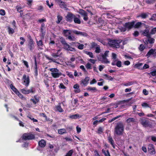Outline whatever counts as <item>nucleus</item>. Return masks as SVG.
I'll use <instances>...</instances> for the list:
<instances>
[{
    "instance_id": "3c124183",
    "label": "nucleus",
    "mask_w": 156,
    "mask_h": 156,
    "mask_svg": "<svg viewBox=\"0 0 156 156\" xmlns=\"http://www.w3.org/2000/svg\"><path fill=\"white\" fill-rule=\"evenodd\" d=\"M149 75H151L152 76H156V70L151 72L150 73H148Z\"/></svg>"
},
{
    "instance_id": "4be33fe9",
    "label": "nucleus",
    "mask_w": 156,
    "mask_h": 156,
    "mask_svg": "<svg viewBox=\"0 0 156 156\" xmlns=\"http://www.w3.org/2000/svg\"><path fill=\"white\" fill-rule=\"evenodd\" d=\"M141 123L143 126L146 127L149 126V121L145 119H142L141 121Z\"/></svg>"
},
{
    "instance_id": "79ce46f5",
    "label": "nucleus",
    "mask_w": 156,
    "mask_h": 156,
    "mask_svg": "<svg viewBox=\"0 0 156 156\" xmlns=\"http://www.w3.org/2000/svg\"><path fill=\"white\" fill-rule=\"evenodd\" d=\"M134 84V82L132 81L128 82L127 83H125L123 84V85L126 86H131L133 85Z\"/></svg>"
},
{
    "instance_id": "aec40b11",
    "label": "nucleus",
    "mask_w": 156,
    "mask_h": 156,
    "mask_svg": "<svg viewBox=\"0 0 156 156\" xmlns=\"http://www.w3.org/2000/svg\"><path fill=\"white\" fill-rule=\"evenodd\" d=\"M34 98H31L30 101L32 102L34 104H36L38 102L40 101V98L37 95L34 96Z\"/></svg>"
},
{
    "instance_id": "ea45409f",
    "label": "nucleus",
    "mask_w": 156,
    "mask_h": 156,
    "mask_svg": "<svg viewBox=\"0 0 156 156\" xmlns=\"http://www.w3.org/2000/svg\"><path fill=\"white\" fill-rule=\"evenodd\" d=\"M103 130L104 129L102 127H99L97 130V133L99 134H101L103 132Z\"/></svg>"
},
{
    "instance_id": "f257e3e1",
    "label": "nucleus",
    "mask_w": 156,
    "mask_h": 156,
    "mask_svg": "<svg viewBox=\"0 0 156 156\" xmlns=\"http://www.w3.org/2000/svg\"><path fill=\"white\" fill-rule=\"evenodd\" d=\"M146 29L144 30L142 32V34L144 36H146L147 39H154L151 37V35L154 34L156 33V27L152 28L150 32L149 30Z\"/></svg>"
},
{
    "instance_id": "20e7f679",
    "label": "nucleus",
    "mask_w": 156,
    "mask_h": 156,
    "mask_svg": "<svg viewBox=\"0 0 156 156\" xmlns=\"http://www.w3.org/2000/svg\"><path fill=\"white\" fill-rule=\"evenodd\" d=\"M22 138L25 140H31L35 138V135L31 133H24L23 135Z\"/></svg>"
},
{
    "instance_id": "e433bc0d",
    "label": "nucleus",
    "mask_w": 156,
    "mask_h": 156,
    "mask_svg": "<svg viewBox=\"0 0 156 156\" xmlns=\"http://www.w3.org/2000/svg\"><path fill=\"white\" fill-rule=\"evenodd\" d=\"M58 20L56 21V23L59 24L60 23L61 21L62 20V17L60 15H58L57 16Z\"/></svg>"
},
{
    "instance_id": "052dcab7",
    "label": "nucleus",
    "mask_w": 156,
    "mask_h": 156,
    "mask_svg": "<svg viewBox=\"0 0 156 156\" xmlns=\"http://www.w3.org/2000/svg\"><path fill=\"white\" fill-rule=\"evenodd\" d=\"M59 88L62 89H65L66 88V87L62 83H60L59 86Z\"/></svg>"
},
{
    "instance_id": "a19ab883",
    "label": "nucleus",
    "mask_w": 156,
    "mask_h": 156,
    "mask_svg": "<svg viewBox=\"0 0 156 156\" xmlns=\"http://www.w3.org/2000/svg\"><path fill=\"white\" fill-rule=\"evenodd\" d=\"M85 53L88 55L90 58H94V55L92 52L86 51H85Z\"/></svg>"
},
{
    "instance_id": "4d7b16f0",
    "label": "nucleus",
    "mask_w": 156,
    "mask_h": 156,
    "mask_svg": "<svg viewBox=\"0 0 156 156\" xmlns=\"http://www.w3.org/2000/svg\"><path fill=\"white\" fill-rule=\"evenodd\" d=\"M57 1L58 2L59 4L60 5L64 6L65 3L62 2V0H57Z\"/></svg>"
},
{
    "instance_id": "13d9d810",
    "label": "nucleus",
    "mask_w": 156,
    "mask_h": 156,
    "mask_svg": "<svg viewBox=\"0 0 156 156\" xmlns=\"http://www.w3.org/2000/svg\"><path fill=\"white\" fill-rule=\"evenodd\" d=\"M5 14V12L4 10L1 9L0 10V15L2 16H4Z\"/></svg>"
},
{
    "instance_id": "7ed1b4c3",
    "label": "nucleus",
    "mask_w": 156,
    "mask_h": 156,
    "mask_svg": "<svg viewBox=\"0 0 156 156\" xmlns=\"http://www.w3.org/2000/svg\"><path fill=\"white\" fill-rule=\"evenodd\" d=\"M108 44L109 45L113 48H117L119 47V43L122 41V40H109Z\"/></svg>"
},
{
    "instance_id": "c756f323",
    "label": "nucleus",
    "mask_w": 156,
    "mask_h": 156,
    "mask_svg": "<svg viewBox=\"0 0 156 156\" xmlns=\"http://www.w3.org/2000/svg\"><path fill=\"white\" fill-rule=\"evenodd\" d=\"M148 16V15L147 13H142L140 14L138 17H140L142 19H146Z\"/></svg>"
},
{
    "instance_id": "de8ad7c7",
    "label": "nucleus",
    "mask_w": 156,
    "mask_h": 156,
    "mask_svg": "<svg viewBox=\"0 0 156 156\" xmlns=\"http://www.w3.org/2000/svg\"><path fill=\"white\" fill-rule=\"evenodd\" d=\"M8 30L9 34H12L14 32V30L10 27H8Z\"/></svg>"
},
{
    "instance_id": "473e14b6",
    "label": "nucleus",
    "mask_w": 156,
    "mask_h": 156,
    "mask_svg": "<svg viewBox=\"0 0 156 156\" xmlns=\"http://www.w3.org/2000/svg\"><path fill=\"white\" fill-rule=\"evenodd\" d=\"M73 20L74 22L76 23H77L78 24H80L81 23V21L80 19L76 17V16L74 15V17L73 18Z\"/></svg>"
},
{
    "instance_id": "5fc2aeb1",
    "label": "nucleus",
    "mask_w": 156,
    "mask_h": 156,
    "mask_svg": "<svg viewBox=\"0 0 156 156\" xmlns=\"http://www.w3.org/2000/svg\"><path fill=\"white\" fill-rule=\"evenodd\" d=\"M86 67L87 69H91V65L89 63H88L86 65Z\"/></svg>"
},
{
    "instance_id": "603ef678",
    "label": "nucleus",
    "mask_w": 156,
    "mask_h": 156,
    "mask_svg": "<svg viewBox=\"0 0 156 156\" xmlns=\"http://www.w3.org/2000/svg\"><path fill=\"white\" fill-rule=\"evenodd\" d=\"M126 28L125 27H121L119 28V29L120 30L121 32H125L126 31Z\"/></svg>"
},
{
    "instance_id": "412c9836",
    "label": "nucleus",
    "mask_w": 156,
    "mask_h": 156,
    "mask_svg": "<svg viewBox=\"0 0 156 156\" xmlns=\"http://www.w3.org/2000/svg\"><path fill=\"white\" fill-rule=\"evenodd\" d=\"M73 33L82 36H87V33H86L80 32L77 30L73 31Z\"/></svg>"
},
{
    "instance_id": "ddd939ff",
    "label": "nucleus",
    "mask_w": 156,
    "mask_h": 156,
    "mask_svg": "<svg viewBox=\"0 0 156 156\" xmlns=\"http://www.w3.org/2000/svg\"><path fill=\"white\" fill-rule=\"evenodd\" d=\"M23 84L26 87L28 86L30 82L29 76H27L26 75L24 74L23 77Z\"/></svg>"
},
{
    "instance_id": "2f4dec72",
    "label": "nucleus",
    "mask_w": 156,
    "mask_h": 156,
    "mask_svg": "<svg viewBox=\"0 0 156 156\" xmlns=\"http://www.w3.org/2000/svg\"><path fill=\"white\" fill-rule=\"evenodd\" d=\"M126 122L129 123L130 122H136V119L133 118H130L127 119L126 121Z\"/></svg>"
},
{
    "instance_id": "0e129e2a",
    "label": "nucleus",
    "mask_w": 156,
    "mask_h": 156,
    "mask_svg": "<svg viewBox=\"0 0 156 156\" xmlns=\"http://www.w3.org/2000/svg\"><path fill=\"white\" fill-rule=\"evenodd\" d=\"M46 3L47 5H48L50 8H51V6L53 5V4L52 3H51V5L49 4L48 0H47L46 1Z\"/></svg>"
},
{
    "instance_id": "7c9ffc66",
    "label": "nucleus",
    "mask_w": 156,
    "mask_h": 156,
    "mask_svg": "<svg viewBox=\"0 0 156 156\" xmlns=\"http://www.w3.org/2000/svg\"><path fill=\"white\" fill-rule=\"evenodd\" d=\"M154 49H150L146 55V56L147 57H149L151 55H153L154 56Z\"/></svg>"
},
{
    "instance_id": "39448f33",
    "label": "nucleus",
    "mask_w": 156,
    "mask_h": 156,
    "mask_svg": "<svg viewBox=\"0 0 156 156\" xmlns=\"http://www.w3.org/2000/svg\"><path fill=\"white\" fill-rule=\"evenodd\" d=\"M109 51H106L104 54L102 55V58L99 59V58H98V60L102 62L103 63H109V62L107 58V57L108 56V54Z\"/></svg>"
},
{
    "instance_id": "9d476101",
    "label": "nucleus",
    "mask_w": 156,
    "mask_h": 156,
    "mask_svg": "<svg viewBox=\"0 0 156 156\" xmlns=\"http://www.w3.org/2000/svg\"><path fill=\"white\" fill-rule=\"evenodd\" d=\"M79 13L82 16H83V19L84 20L87 21L88 20V17L87 16V13L84 10L80 9H79Z\"/></svg>"
},
{
    "instance_id": "f704fd0d",
    "label": "nucleus",
    "mask_w": 156,
    "mask_h": 156,
    "mask_svg": "<svg viewBox=\"0 0 156 156\" xmlns=\"http://www.w3.org/2000/svg\"><path fill=\"white\" fill-rule=\"evenodd\" d=\"M102 152L104 154L105 156H111L108 150H107L106 151L104 149L102 150Z\"/></svg>"
},
{
    "instance_id": "4c0bfd02",
    "label": "nucleus",
    "mask_w": 156,
    "mask_h": 156,
    "mask_svg": "<svg viewBox=\"0 0 156 156\" xmlns=\"http://www.w3.org/2000/svg\"><path fill=\"white\" fill-rule=\"evenodd\" d=\"M79 114H76L74 115H70L69 116V118L72 119H76L77 118L79 117Z\"/></svg>"
},
{
    "instance_id": "e2e57ef3",
    "label": "nucleus",
    "mask_w": 156,
    "mask_h": 156,
    "mask_svg": "<svg viewBox=\"0 0 156 156\" xmlns=\"http://www.w3.org/2000/svg\"><path fill=\"white\" fill-rule=\"evenodd\" d=\"M16 9H17V11L18 12H23V11H22V10H20V11H19V10L21 9H22V8L20 6H19V5H17L16 6Z\"/></svg>"
},
{
    "instance_id": "4468645a",
    "label": "nucleus",
    "mask_w": 156,
    "mask_h": 156,
    "mask_svg": "<svg viewBox=\"0 0 156 156\" xmlns=\"http://www.w3.org/2000/svg\"><path fill=\"white\" fill-rule=\"evenodd\" d=\"M154 41V40H145L144 42L147 47L150 48L153 46Z\"/></svg>"
},
{
    "instance_id": "338daca9",
    "label": "nucleus",
    "mask_w": 156,
    "mask_h": 156,
    "mask_svg": "<svg viewBox=\"0 0 156 156\" xmlns=\"http://www.w3.org/2000/svg\"><path fill=\"white\" fill-rule=\"evenodd\" d=\"M97 81L95 79H93V80L90 81V84L91 85L93 84H94L96 83Z\"/></svg>"
},
{
    "instance_id": "6ab92c4d",
    "label": "nucleus",
    "mask_w": 156,
    "mask_h": 156,
    "mask_svg": "<svg viewBox=\"0 0 156 156\" xmlns=\"http://www.w3.org/2000/svg\"><path fill=\"white\" fill-rule=\"evenodd\" d=\"M108 142L112 145V147L113 148L115 149V142L111 136L109 135L108 137Z\"/></svg>"
},
{
    "instance_id": "c9c22d12",
    "label": "nucleus",
    "mask_w": 156,
    "mask_h": 156,
    "mask_svg": "<svg viewBox=\"0 0 156 156\" xmlns=\"http://www.w3.org/2000/svg\"><path fill=\"white\" fill-rule=\"evenodd\" d=\"M143 64L142 63H139L136 64L135 66V68L139 69H143L141 67Z\"/></svg>"
},
{
    "instance_id": "774afa93",
    "label": "nucleus",
    "mask_w": 156,
    "mask_h": 156,
    "mask_svg": "<svg viewBox=\"0 0 156 156\" xmlns=\"http://www.w3.org/2000/svg\"><path fill=\"white\" fill-rule=\"evenodd\" d=\"M156 14H153L151 18L150 19V20H156Z\"/></svg>"
},
{
    "instance_id": "a18cd8bd",
    "label": "nucleus",
    "mask_w": 156,
    "mask_h": 156,
    "mask_svg": "<svg viewBox=\"0 0 156 156\" xmlns=\"http://www.w3.org/2000/svg\"><path fill=\"white\" fill-rule=\"evenodd\" d=\"M121 115H119L116 117H115L114 118H113V119H111V120H108V122L109 123H111V122H113V121H114L115 120V119L119 118L121 117Z\"/></svg>"
},
{
    "instance_id": "393cba45",
    "label": "nucleus",
    "mask_w": 156,
    "mask_h": 156,
    "mask_svg": "<svg viewBox=\"0 0 156 156\" xmlns=\"http://www.w3.org/2000/svg\"><path fill=\"white\" fill-rule=\"evenodd\" d=\"M73 88L76 89V90H74V92L76 93H79L80 92V86L78 84L76 83L73 86Z\"/></svg>"
},
{
    "instance_id": "b1692460",
    "label": "nucleus",
    "mask_w": 156,
    "mask_h": 156,
    "mask_svg": "<svg viewBox=\"0 0 156 156\" xmlns=\"http://www.w3.org/2000/svg\"><path fill=\"white\" fill-rule=\"evenodd\" d=\"M87 90L88 91H91L92 92H96L98 91V90L95 87H92L90 86H88Z\"/></svg>"
},
{
    "instance_id": "c03bdc74",
    "label": "nucleus",
    "mask_w": 156,
    "mask_h": 156,
    "mask_svg": "<svg viewBox=\"0 0 156 156\" xmlns=\"http://www.w3.org/2000/svg\"><path fill=\"white\" fill-rule=\"evenodd\" d=\"M37 45L38 47L40 48L41 47H42L43 44L42 43V40H40L38 41H37Z\"/></svg>"
},
{
    "instance_id": "f8f14e48",
    "label": "nucleus",
    "mask_w": 156,
    "mask_h": 156,
    "mask_svg": "<svg viewBox=\"0 0 156 156\" xmlns=\"http://www.w3.org/2000/svg\"><path fill=\"white\" fill-rule=\"evenodd\" d=\"M35 43L33 40H30L28 42V48L30 50L32 51L35 48Z\"/></svg>"
},
{
    "instance_id": "c85d7f7f",
    "label": "nucleus",
    "mask_w": 156,
    "mask_h": 156,
    "mask_svg": "<svg viewBox=\"0 0 156 156\" xmlns=\"http://www.w3.org/2000/svg\"><path fill=\"white\" fill-rule=\"evenodd\" d=\"M10 88L16 94L17 93L19 92L18 90L12 84H10Z\"/></svg>"
},
{
    "instance_id": "8fccbe9b",
    "label": "nucleus",
    "mask_w": 156,
    "mask_h": 156,
    "mask_svg": "<svg viewBox=\"0 0 156 156\" xmlns=\"http://www.w3.org/2000/svg\"><path fill=\"white\" fill-rule=\"evenodd\" d=\"M50 71L52 72L57 73L59 72V70L58 69L56 68H51L50 69Z\"/></svg>"
},
{
    "instance_id": "9b49d317",
    "label": "nucleus",
    "mask_w": 156,
    "mask_h": 156,
    "mask_svg": "<svg viewBox=\"0 0 156 156\" xmlns=\"http://www.w3.org/2000/svg\"><path fill=\"white\" fill-rule=\"evenodd\" d=\"M74 15L71 12L68 13L67 15L66 16V20L69 23L72 22L74 17Z\"/></svg>"
},
{
    "instance_id": "a878e982",
    "label": "nucleus",
    "mask_w": 156,
    "mask_h": 156,
    "mask_svg": "<svg viewBox=\"0 0 156 156\" xmlns=\"http://www.w3.org/2000/svg\"><path fill=\"white\" fill-rule=\"evenodd\" d=\"M46 144V141L42 139L38 142V145L41 147H44Z\"/></svg>"
},
{
    "instance_id": "0eeeda50",
    "label": "nucleus",
    "mask_w": 156,
    "mask_h": 156,
    "mask_svg": "<svg viewBox=\"0 0 156 156\" xmlns=\"http://www.w3.org/2000/svg\"><path fill=\"white\" fill-rule=\"evenodd\" d=\"M63 35L68 39H73L72 37V31L69 30H64L63 31Z\"/></svg>"
},
{
    "instance_id": "bb28decb",
    "label": "nucleus",
    "mask_w": 156,
    "mask_h": 156,
    "mask_svg": "<svg viewBox=\"0 0 156 156\" xmlns=\"http://www.w3.org/2000/svg\"><path fill=\"white\" fill-rule=\"evenodd\" d=\"M55 108L57 111L60 112H63L64 110L61 106L60 103H59L58 105L55 106Z\"/></svg>"
},
{
    "instance_id": "2eb2a0df",
    "label": "nucleus",
    "mask_w": 156,
    "mask_h": 156,
    "mask_svg": "<svg viewBox=\"0 0 156 156\" xmlns=\"http://www.w3.org/2000/svg\"><path fill=\"white\" fill-rule=\"evenodd\" d=\"M63 44L64 48L66 50L71 51H76L75 49L74 48L71 47L66 42L64 43Z\"/></svg>"
},
{
    "instance_id": "dca6fc26",
    "label": "nucleus",
    "mask_w": 156,
    "mask_h": 156,
    "mask_svg": "<svg viewBox=\"0 0 156 156\" xmlns=\"http://www.w3.org/2000/svg\"><path fill=\"white\" fill-rule=\"evenodd\" d=\"M89 77H86L84 79L80 81V84H83L84 86H86L89 83Z\"/></svg>"
},
{
    "instance_id": "864d4df0",
    "label": "nucleus",
    "mask_w": 156,
    "mask_h": 156,
    "mask_svg": "<svg viewBox=\"0 0 156 156\" xmlns=\"http://www.w3.org/2000/svg\"><path fill=\"white\" fill-rule=\"evenodd\" d=\"M101 51V49L99 47H96L95 48V52L96 53H99Z\"/></svg>"
},
{
    "instance_id": "5701e85b",
    "label": "nucleus",
    "mask_w": 156,
    "mask_h": 156,
    "mask_svg": "<svg viewBox=\"0 0 156 156\" xmlns=\"http://www.w3.org/2000/svg\"><path fill=\"white\" fill-rule=\"evenodd\" d=\"M45 29V24L44 23H42L41 24L40 29V32L42 33V34H45L46 31Z\"/></svg>"
},
{
    "instance_id": "680f3d73",
    "label": "nucleus",
    "mask_w": 156,
    "mask_h": 156,
    "mask_svg": "<svg viewBox=\"0 0 156 156\" xmlns=\"http://www.w3.org/2000/svg\"><path fill=\"white\" fill-rule=\"evenodd\" d=\"M80 69H82L83 71L85 73L87 72V71L86 69L84 67V66L83 65H81L80 66Z\"/></svg>"
},
{
    "instance_id": "37998d69",
    "label": "nucleus",
    "mask_w": 156,
    "mask_h": 156,
    "mask_svg": "<svg viewBox=\"0 0 156 156\" xmlns=\"http://www.w3.org/2000/svg\"><path fill=\"white\" fill-rule=\"evenodd\" d=\"M78 44L77 48L79 49L82 50L83 48L84 45L83 44H80L79 43H78Z\"/></svg>"
},
{
    "instance_id": "f03ea898",
    "label": "nucleus",
    "mask_w": 156,
    "mask_h": 156,
    "mask_svg": "<svg viewBox=\"0 0 156 156\" xmlns=\"http://www.w3.org/2000/svg\"><path fill=\"white\" fill-rule=\"evenodd\" d=\"M124 131V126L122 122L117 124L115 128V133L117 135H121Z\"/></svg>"
},
{
    "instance_id": "6e6d98bb",
    "label": "nucleus",
    "mask_w": 156,
    "mask_h": 156,
    "mask_svg": "<svg viewBox=\"0 0 156 156\" xmlns=\"http://www.w3.org/2000/svg\"><path fill=\"white\" fill-rule=\"evenodd\" d=\"M16 94L21 99H23L24 98L23 95L20 93L19 91Z\"/></svg>"
},
{
    "instance_id": "6e6552de",
    "label": "nucleus",
    "mask_w": 156,
    "mask_h": 156,
    "mask_svg": "<svg viewBox=\"0 0 156 156\" xmlns=\"http://www.w3.org/2000/svg\"><path fill=\"white\" fill-rule=\"evenodd\" d=\"M148 151L151 154L153 155L155 154L154 147L152 144H149L148 145Z\"/></svg>"
},
{
    "instance_id": "69168bd1",
    "label": "nucleus",
    "mask_w": 156,
    "mask_h": 156,
    "mask_svg": "<svg viewBox=\"0 0 156 156\" xmlns=\"http://www.w3.org/2000/svg\"><path fill=\"white\" fill-rule=\"evenodd\" d=\"M141 105L143 107H149V104L146 102L143 103Z\"/></svg>"
},
{
    "instance_id": "f3484780",
    "label": "nucleus",
    "mask_w": 156,
    "mask_h": 156,
    "mask_svg": "<svg viewBox=\"0 0 156 156\" xmlns=\"http://www.w3.org/2000/svg\"><path fill=\"white\" fill-rule=\"evenodd\" d=\"M51 74L52 76L55 78H58L60 76L62 75H63L64 76H65L64 74H63L61 72H51Z\"/></svg>"
},
{
    "instance_id": "a211bd4d",
    "label": "nucleus",
    "mask_w": 156,
    "mask_h": 156,
    "mask_svg": "<svg viewBox=\"0 0 156 156\" xmlns=\"http://www.w3.org/2000/svg\"><path fill=\"white\" fill-rule=\"evenodd\" d=\"M34 59L35 63V66L34 67V72L35 73L34 75L35 76H37L38 75V70L36 58L35 56L34 57Z\"/></svg>"
},
{
    "instance_id": "1a4fd4ad",
    "label": "nucleus",
    "mask_w": 156,
    "mask_h": 156,
    "mask_svg": "<svg viewBox=\"0 0 156 156\" xmlns=\"http://www.w3.org/2000/svg\"><path fill=\"white\" fill-rule=\"evenodd\" d=\"M135 23V21H132L130 22H126L125 23L124 25V26L127 29L129 30L133 28H134V25Z\"/></svg>"
},
{
    "instance_id": "72a5a7b5",
    "label": "nucleus",
    "mask_w": 156,
    "mask_h": 156,
    "mask_svg": "<svg viewBox=\"0 0 156 156\" xmlns=\"http://www.w3.org/2000/svg\"><path fill=\"white\" fill-rule=\"evenodd\" d=\"M58 133L59 134L61 135H62L64 133H66V129L64 128L58 129Z\"/></svg>"
},
{
    "instance_id": "49530a36",
    "label": "nucleus",
    "mask_w": 156,
    "mask_h": 156,
    "mask_svg": "<svg viewBox=\"0 0 156 156\" xmlns=\"http://www.w3.org/2000/svg\"><path fill=\"white\" fill-rule=\"evenodd\" d=\"M118 67H122V62L120 61H118L116 63V65Z\"/></svg>"
},
{
    "instance_id": "58836bf2",
    "label": "nucleus",
    "mask_w": 156,
    "mask_h": 156,
    "mask_svg": "<svg viewBox=\"0 0 156 156\" xmlns=\"http://www.w3.org/2000/svg\"><path fill=\"white\" fill-rule=\"evenodd\" d=\"M40 116L44 117L45 119V120L46 121H48V119L46 115L44 113H42L40 114Z\"/></svg>"
},
{
    "instance_id": "423d86ee",
    "label": "nucleus",
    "mask_w": 156,
    "mask_h": 156,
    "mask_svg": "<svg viewBox=\"0 0 156 156\" xmlns=\"http://www.w3.org/2000/svg\"><path fill=\"white\" fill-rule=\"evenodd\" d=\"M60 49H52L51 51V55L54 58H56L60 57L61 55Z\"/></svg>"
},
{
    "instance_id": "bf43d9fd",
    "label": "nucleus",
    "mask_w": 156,
    "mask_h": 156,
    "mask_svg": "<svg viewBox=\"0 0 156 156\" xmlns=\"http://www.w3.org/2000/svg\"><path fill=\"white\" fill-rule=\"evenodd\" d=\"M22 61H23V62L24 63V65L26 66L27 68H28L29 67L28 62L27 61L24 60H23Z\"/></svg>"
},
{
    "instance_id": "09e8293b",
    "label": "nucleus",
    "mask_w": 156,
    "mask_h": 156,
    "mask_svg": "<svg viewBox=\"0 0 156 156\" xmlns=\"http://www.w3.org/2000/svg\"><path fill=\"white\" fill-rule=\"evenodd\" d=\"M145 48V47L144 45L143 44H141L139 47V49L141 51H143Z\"/></svg>"
},
{
    "instance_id": "cd10ccee",
    "label": "nucleus",
    "mask_w": 156,
    "mask_h": 156,
    "mask_svg": "<svg viewBox=\"0 0 156 156\" xmlns=\"http://www.w3.org/2000/svg\"><path fill=\"white\" fill-rule=\"evenodd\" d=\"M143 24V23L141 22H138L136 23H135L134 25V28H140L141 27L142 25Z\"/></svg>"
}]
</instances>
